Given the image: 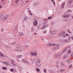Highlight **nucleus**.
<instances>
[{"mask_svg": "<svg viewBox=\"0 0 73 73\" xmlns=\"http://www.w3.org/2000/svg\"><path fill=\"white\" fill-rule=\"evenodd\" d=\"M68 38L69 40H70V39H71V37H70V36H69Z\"/></svg>", "mask_w": 73, "mask_h": 73, "instance_id": "4c0bfd02", "label": "nucleus"}, {"mask_svg": "<svg viewBox=\"0 0 73 73\" xmlns=\"http://www.w3.org/2000/svg\"><path fill=\"white\" fill-rule=\"evenodd\" d=\"M17 49H19V47H17Z\"/></svg>", "mask_w": 73, "mask_h": 73, "instance_id": "49530a36", "label": "nucleus"}, {"mask_svg": "<svg viewBox=\"0 0 73 73\" xmlns=\"http://www.w3.org/2000/svg\"><path fill=\"white\" fill-rule=\"evenodd\" d=\"M73 2V0H70L68 1V2L69 4H72V3Z\"/></svg>", "mask_w": 73, "mask_h": 73, "instance_id": "6e6552de", "label": "nucleus"}, {"mask_svg": "<svg viewBox=\"0 0 73 73\" xmlns=\"http://www.w3.org/2000/svg\"><path fill=\"white\" fill-rule=\"evenodd\" d=\"M71 39H72V40H73V36L71 37Z\"/></svg>", "mask_w": 73, "mask_h": 73, "instance_id": "a19ab883", "label": "nucleus"}, {"mask_svg": "<svg viewBox=\"0 0 73 73\" xmlns=\"http://www.w3.org/2000/svg\"><path fill=\"white\" fill-rule=\"evenodd\" d=\"M16 44V42H14L12 43V44Z\"/></svg>", "mask_w": 73, "mask_h": 73, "instance_id": "58836bf2", "label": "nucleus"}, {"mask_svg": "<svg viewBox=\"0 0 73 73\" xmlns=\"http://www.w3.org/2000/svg\"><path fill=\"white\" fill-rule=\"evenodd\" d=\"M52 43H50L48 44V46H52Z\"/></svg>", "mask_w": 73, "mask_h": 73, "instance_id": "c85d7f7f", "label": "nucleus"}, {"mask_svg": "<svg viewBox=\"0 0 73 73\" xmlns=\"http://www.w3.org/2000/svg\"><path fill=\"white\" fill-rule=\"evenodd\" d=\"M72 53V51H71L70 49H69L68 50V52L67 54H70V53Z\"/></svg>", "mask_w": 73, "mask_h": 73, "instance_id": "9d476101", "label": "nucleus"}, {"mask_svg": "<svg viewBox=\"0 0 73 73\" xmlns=\"http://www.w3.org/2000/svg\"><path fill=\"white\" fill-rule=\"evenodd\" d=\"M67 57H68V56H67V55H65L63 57V58H64V59H65V58H66Z\"/></svg>", "mask_w": 73, "mask_h": 73, "instance_id": "ddd939ff", "label": "nucleus"}, {"mask_svg": "<svg viewBox=\"0 0 73 73\" xmlns=\"http://www.w3.org/2000/svg\"><path fill=\"white\" fill-rule=\"evenodd\" d=\"M68 47H66L64 49V50L62 52V54H64V52H65V51H66L67 50H68Z\"/></svg>", "mask_w": 73, "mask_h": 73, "instance_id": "0eeeda50", "label": "nucleus"}, {"mask_svg": "<svg viewBox=\"0 0 73 73\" xmlns=\"http://www.w3.org/2000/svg\"><path fill=\"white\" fill-rule=\"evenodd\" d=\"M0 56L2 57H3L4 56V54H3L2 53H0Z\"/></svg>", "mask_w": 73, "mask_h": 73, "instance_id": "f3484780", "label": "nucleus"}, {"mask_svg": "<svg viewBox=\"0 0 73 73\" xmlns=\"http://www.w3.org/2000/svg\"><path fill=\"white\" fill-rule=\"evenodd\" d=\"M61 66H64V62H62L61 63Z\"/></svg>", "mask_w": 73, "mask_h": 73, "instance_id": "4468645a", "label": "nucleus"}, {"mask_svg": "<svg viewBox=\"0 0 73 73\" xmlns=\"http://www.w3.org/2000/svg\"><path fill=\"white\" fill-rule=\"evenodd\" d=\"M68 47V48L69 49V48H70V46H69L68 47Z\"/></svg>", "mask_w": 73, "mask_h": 73, "instance_id": "79ce46f5", "label": "nucleus"}, {"mask_svg": "<svg viewBox=\"0 0 73 73\" xmlns=\"http://www.w3.org/2000/svg\"><path fill=\"white\" fill-rule=\"evenodd\" d=\"M3 15H0V20H2V21H5L8 19V16L5 15L3 17Z\"/></svg>", "mask_w": 73, "mask_h": 73, "instance_id": "f03ea898", "label": "nucleus"}, {"mask_svg": "<svg viewBox=\"0 0 73 73\" xmlns=\"http://www.w3.org/2000/svg\"><path fill=\"white\" fill-rule=\"evenodd\" d=\"M56 46H58V44H57Z\"/></svg>", "mask_w": 73, "mask_h": 73, "instance_id": "3c124183", "label": "nucleus"}, {"mask_svg": "<svg viewBox=\"0 0 73 73\" xmlns=\"http://www.w3.org/2000/svg\"><path fill=\"white\" fill-rule=\"evenodd\" d=\"M65 2L62 3V4L61 5V8L62 9H63V8H64V6H65Z\"/></svg>", "mask_w": 73, "mask_h": 73, "instance_id": "423d86ee", "label": "nucleus"}, {"mask_svg": "<svg viewBox=\"0 0 73 73\" xmlns=\"http://www.w3.org/2000/svg\"><path fill=\"white\" fill-rule=\"evenodd\" d=\"M33 24L34 26H36V25H37V20H35V21L33 22Z\"/></svg>", "mask_w": 73, "mask_h": 73, "instance_id": "39448f33", "label": "nucleus"}, {"mask_svg": "<svg viewBox=\"0 0 73 73\" xmlns=\"http://www.w3.org/2000/svg\"><path fill=\"white\" fill-rule=\"evenodd\" d=\"M28 1H26V3H28Z\"/></svg>", "mask_w": 73, "mask_h": 73, "instance_id": "a18cd8bd", "label": "nucleus"}, {"mask_svg": "<svg viewBox=\"0 0 73 73\" xmlns=\"http://www.w3.org/2000/svg\"><path fill=\"white\" fill-rule=\"evenodd\" d=\"M57 49H59V47H57Z\"/></svg>", "mask_w": 73, "mask_h": 73, "instance_id": "5fc2aeb1", "label": "nucleus"}, {"mask_svg": "<svg viewBox=\"0 0 73 73\" xmlns=\"http://www.w3.org/2000/svg\"><path fill=\"white\" fill-rule=\"evenodd\" d=\"M4 0H3L2 1H4Z\"/></svg>", "mask_w": 73, "mask_h": 73, "instance_id": "864d4df0", "label": "nucleus"}, {"mask_svg": "<svg viewBox=\"0 0 73 73\" xmlns=\"http://www.w3.org/2000/svg\"><path fill=\"white\" fill-rule=\"evenodd\" d=\"M2 69L3 70H7V68L6 67H3Z\"/></svg>", "mask_w": 73, "mask_h": 73, "instance_id": "dca6fc26", "label": "nucleus"}, {"mask_svg": "<svg viewBox=\"0 0 73 73\" xmlns=\"http://www.w3.org/2000/svg\"><path fill=\"white\" fill-rule=\"evenodd\" d=\"M23 27L24 28V27H25V26L24 25H23Z\"/></svg>", "mask_w": 73, "mask_h": 73, "instance_id": "09e8293b", "label": "nucleus"}, {"mask_svg": "<svg viewBox=\"0 0 73 73\" xmlns=\"http://www.w3.org/2000/svg\"><path fill=\"white\" fill-rule=\"evenodd\" d=\"M52 45L53 46H56V44L54 43H52Z\"/></svg>", "mask_w": 73, "mask_h": 73, "instance_id": "473e14b6", "label": "nucleus"}, {"mask_svg": "<svg viewBox=\"0 0 73 73\" xmlns=\"http://www.w3.org/2000/svg\"><path fill=\"white\" fill-rule=\"evenodd\" d=\"M52 2H53V3L54 4V6H55V5H56V4L55 3V2H54V1H52Z\"/></svg>", "mask_w": 73, "mask_h": 73, "instance_id": "cd10ccee", "label": "nucleus"}, {"mask_svg": "<svg viewBox=\"0 0 73 73\" xmlns=\"http://www.w3.org/2000/svg\"><path fill=\"white\" fill-rule=\"evenodd\" d=\"M28 11L29 12H31V11H30V10H28Z\"/></svg>", "mask_w": 73, "mask_h": 73, "instance_id": "de8ad7c7", "label": "nucleus"}, {"mask_svg": "<svg viewBox=\"0 0 73 73\" xmlns=\"http://www.w3.org/2000/svg\"><path fill=\"white\" fill-rule=\"evenodd\" d=\"M41 62V60L38 59L36 61V65L37 66H39V67H40V66L38 65V64L40 63Z\"/></svg>", "mask_w": 73, "mask_h": 73, "instance_id": "7ed1b4c3", "label": "nucleus"}, {"mask_svg": "<svg viewBox=\"0 0 73 73\" xmlns=\"http://www.w3.org/2000/svg\"><path fill=\"white\" fill-rule=\"evenodd\" d=\"M62 16L64 18H67V17H69L70 16V15L69 14H68L67 15H63Z\"/></svg>", "mask_w": 73, "mask_h": 73, "instance_id": "20e7f679", "label": "nucleus"}, {"mask_svg": "<svg viewBox=\"0 0 73 73\" xmlns=\"http://www.w3.org/2000/svg\"><path fill=\"white\" fill-rule=\"evenodd\" d=\"M29 14L30 15H32V13H30Z\"/></svg>", "mask_w": 73, "mask_h": 73, "instance_id": "e433bc0d", "label": "nucleus"}, {"mask_svg": "<svg viewBox=\"0 0 73 73\" xmlns=\"http://www.w3.org/2000/svg\"><path fill=\"white\" fill-rule=\"evenodd\" d=\"M31 56H34V52H32L31 53Z\"/></svg>", "mask_w": 73, "mask_h": 73, "instance_id": "5701e85b", "label": "nucleus"}, {"mask_svg": "<svg viewBox=\"0 0 73 73\" xmlns=\"http://www.w3.org/2000/svg\"><path fill=\"white\" fill-rule=\"evenodd\" d=\"M11 72H13L15 70L13 69H11L10 70Z\"/></svg>", "mask_w": 73, "mask_h": 73, "instance_id": "393cba45", "label": "nucleus"}, {"mask_svg": "<svg viewBox=\"0 0 73 73\" xmlns=\"http://www.w3.org/2000/svg\"><path fill=\"white\" fill-rule=\"evenodd\" d=\"M45 28H46V26L43 27L42 28H41V29H44Z\"/></svg>", "mask_w": 73, "mask_h": 73, "instance_id": "4be33fe9", "label": "nucleus"}, {"mask_svg": "<svg viewBox=\"0 0 73 73\" xmlns=\"http://www.w3.org/2000/svg\"><path fill=\"white\" fill-rule=\"evenodd\" d=\"M20 0H16L15 1L16 3H17L18 2H19V1Z\"/></svg>", "mask_w": 73, "mask_h": 73, "instance_id": "c756f323", "label": "nucleus"}, {"mask_svg": "<svg viewBox=\"0 0 73 73\" xmlns=\"http://www.w3.org/2000/svg\"><path fill=\"white\" fill-rule=\"evenodd\" d=\"M67 62H68V63H70V62H71V60H70V59H69L68 60H67Z\"/></svg>", "mask_w": 73, "mask_h": 73, "instance_id": "6ab92c4d", "label": "nucleus"}, {"mask_svg": "<svg viewBox=\"0 0 73 73\" xmlns=\"http://www.w3.org/2000/svg\"><path fill=\"white\" fill-rule=\"evenodd\" d=\"M2 8V6H1V5H0V9H1V8Z\"/></svg>", "mask_w": 73, "mask_h": 73, "instance_id": "ea45409f", "label": "nucleus"}, {"mask_svg": "<svg viewBox=\"0 0 73 73\" xmlns=\"http://www.w3.org/2000/svg\"><path fill=\"white\" fill-rule=\"evenodd\" d=\"M59 36H63V37L64 38L66 36H69L70 35L68 34H67L65 35V33L64 32V31H62L60 32L59 34Z\"/></svg>", "mask_w": 73, "mask_h": 73, "instance_id": "f257e3e1", "label": "nucleus"}, {"mask_svg": "<svg viewBox=\"0 0 73 73\" xmlns=\"http://www.w3.org/2000/svg\"><path fill=\"white\" fill-rule=\"evenodd\" d=\"M21 55H18L17 56V58H21Z\"/></svg>", "mask_w": 73, "mask_h": 73, "instance_id": "9b49d317", "label": "nucleus"}, {"mask_svg": "<svg viewBox=\"0 0 73 73\" xmlns=\"http://www.w3.org/2000/svg\"><path fill=\"white\" fill-rule=\"evenodd\" d=\"M72 12V10L70 9H68L66 11V12Z\"/></svg>", "mask_w": 73, "mask_h": 73, "instance_id": "2eb2a0df", "label": "nucleus"}, {"mask_svg": "<svg viewBox=\"0 0 73 73\" xmlns=\"http://www.w3.org/2000/svg\"><path fill=\"white\" fill-rule=\"evenodd\" d=\"M3 64H5V65H8V64L7 63V62H2Z\"/></svg>", "mask_w": 73, "mask_h": 73, "instance_id": "a211bd4d", "label": "nucleus"}, {"mask_svg": "<svg viewBox=\"0 0 73 73\" xmlns=\"http://www.w3.org/2000/svg\"><path fill=\"white\" fill-rule=\"evenodd\" d=\"M44 73H45L46 72V69H44Z\"/></svg>", "mask_w": 73, "mask_h": 73, "instance_id": "7c9ffc66", "label": "nucleus"}, {"mask_svg": "<svg viewBox=\"0 0 73 73\" xmlns=\"http://www.w3.org/2000/svg\"><path fill=\"white\" fill-rule=\"evenodd\" d=\"M23 50L22 49H19L18 50H15V51H18V52H21Z\"/></svg>", "mask_w": 73, "mask_h": 73, "instance_id": "f8f14e48", "label": "nucleus"}, {"mask_svg": "<svg viewBox=\"0 0 73 73\" xmlns=\"http://www.w3.org/2000/svg\"><path fill=\"white\" fill-rule=\"evenodd\" d=\"M60 71H61V72H63V71H65V70L62 69V70H60Z\"/></svg>", "mask_w": 73, "mask_h": 73, "instance_id": "72a5a7b5", "label": "nucleus"}, {"mask_svg": "<svg viewBox=\"0 0 73 73\" xmlns=\"http://www.w3.org/2000/svg\"><path fill=\"white\" fill-rule=\"evenodd\" d=\"M71 57H73V53L71 54Z\"/></svg>", "mask_w": 73, "mask_h": 73, "instance_id": "c9c22d12", "label": "nucleus"}, {"mask_svg": "<svg viewBox=\"0 0 73 73\" xmlns=\"http://www.w3.org/2000/svg\"><path fill=\"white\" fill-rule=\"evenodd\" d=\"M52 18V17H49L47 18V19H51Z\"/></svg>", "mask_w": 73, "mask_h": 73, "instance_id": "2f4dec72", "label": "nucleus"}, {"mask_svg": "<svg viewBox=\"0 0 73 73\" xmlns=\"http://www.w3.org/2000/svg\"><path fill=\"white\" fill-rule=\"evenodd\" d=\"M72 65H70L69 66V68H72Z\"/></svg>", "mask_w": 73, "mask_h": 73, "instance_id": "f704fd0d", "label": "nucleus"}, {"mask_svg": "<svg viewBox=\"0 0 73 73\" xmlns=\"http://www.w3.org/2000/svg\"><path fill=\"white\" fill-rule=\"evenodd\" d=\"M19 34L20 35V36H23L24 34L23 33H19Z\"/></svg>", "mask_w": 73, "mask_h": 73, "instance_id": "b1692460", "label": "nucleus"}, {"mask_svg": "<svg viewBox=\"0 0 73 73\" xmlns=\"http://www.w3.org/2000/svg\"><path fill=\"white\" fill-rule=\"evenodd\" d=\"M67 40L66 39H64L63 40V42H67Z\"/></svg>", "mask_w": 73, "mask_h": 73, "instance_id": "bb28decb", "label": "nucleus"}, {"mask_svg": "<svg viewBox=\"0 0 73 73\" xmlns=\"http://www.w3.org/2000/svg\"><path fill=\"white\" fill-rule=\"evenodd\" d=\"M52 1V2H53V0H51Z\"/></svg>", "mask_w": 73, "mask_h": 73, "instance_id": "603ef678", "label": "nucleus"}, {"mask_svg": "<svg viewBox=\"0 0 73 73\" xmlns=\"http://www.w3.org/2000/svg\"><path fill=\"white\" fill-rule=\"evenodd\" d=\"M22 61L25 63H27V64H29V62L25 59H23L22 60Z\"/></svg>", "mask_w": 73, "mask_h": 73, "instance_id": "1a4fd4ad", "label": "nucleus"}, {"mask_svg": "<svg viewBox=\"0 0 73 73\" xmlns=\"http://www.w3.org/2000/svg\"><path fill=\"white\" fill-rule=\"evenodd\" d=\"M43 32V33H45L46 32V31H45V32Z\"/></svg>", "mask_w": 73, "mask_h": 73, "instance_id": "37998d69", "label": "nucleus"}, {"mask_svg": "<svg viewBox=\"0 0 73 73\" xmlns=\"http://www.w3.org/2000/svg\"><path fill=\"white\" fill-rule=\"evenodd\" d=\"M34 33L35 35H36V33Z\"/></svg>", "mask_w": 73, "mask_h": 73, "instance_id": "8fccbe9b", "label": "nucleus"}, {"mask_svg": "<svg viewBox=\"0 0 73 73\" xmlns=\"http://www.w3.org/2000/svg\"><path fill=\"white\" fill-rule=\"evenodd\" d=\"M27 17H25L24 18V20H25V21H26V20H27Z\"/></svg>", "mask_w": 73, "mask_h": 73, "instance_id": "aec40b11", "label": "nucleus"}, {"mask_svg": "<svg viewBox=\"0 0 73 73\" xmlns=\"http://www.w3.org/2000/svg\"><path fill=\"white\" fill-rule=\"evenodd\" d=\"M57 56V55H56Z\"/></svg>", "mask_w": 73, "mask_h": 73, "instance_id": "4d7b16f0", "label": "nucleus"}, {"mask_svg": "<svg viewBox=\"0 0 73 73\" xmlns=\"http://www.w3.org/2000/svg\"><path fill=\"white\" fill-rule=\"evenodd\" d=\"M12 64H13V66H15V64L13 63Z\"/></svg>", "mask_w": 73, "mask_h": 73, "instance_id": "c03bdc74", "label": "nucleus"}, {"mask_svg": "<svg viewBox=\"0 0 73 73\" xmlns=\"http://www.w3.org/2000/svg\"><path fill=\"white\" fill-rule=\"evenodd\" d=\"M54 49V50H55V49Z\"/></svg>", "mask_w": 73, "mask_h": 73, "instance_id": "6e6d98bb", "label": "nucleus"}, {"mask_svg": "<svg viewBox=\"0 0 73 73\" xmlns=\"http://www.w3.org/2000/svg\"><path fill=\"white\" fill-rule=\"evenodd\" d=\"M36 71L37 72H40V69L38 68H37L36 69Z\"/></svg>", "mask_w": 73, "mask_h": 73, "instance_id": "a878e982", "label": "nucleus"}, {"mask_svg": "<svg viewBox=\"0 0 73 73\" xmlns=\"http://www.w3.org/2000/svg\"><path fill=\"white\" fill-rule=\"evenodd\" d=\"M34 56H37V53L36 52H34Z\"/></svg>", "mask_w": 73, "mask_h": 73, "instance_id": "412c9836", "label": "nucleus"}]
</instances>
